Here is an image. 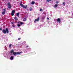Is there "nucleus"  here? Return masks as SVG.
I'll return each instance as SVG.
<instances>
[{"label":"nucleus","mask_w":73,"mask_h":73,"mask_svg":"<svg viewBox=\"0 0 73 73\" xmlns=\"http://www.w3.org/2000/svg\"><path fill=\"white\" fill-rule=\"evenodd\" d=\"M2 32L4 34H6V33H9V31L8 30V28H6L5 30L3 29V30H2Z\"/></svg>","instance_id":"obj_1"},{"label":"nucleus","mask_w":73,"mask_h":73,"mask_svg":"<svg viewBox=\"0 0 73 73\" xmlns=\"http://www.w3.org/2000/svg\"><path fill=\"white\" fill-rule=\"evenodd\" d=\"M20 5L22 7H23V8H24L25 9H26L27 7V5H26L25 6L24 5H23L22 4H21V3L20 4Z\"/></svg>","instance_id":"obj_2"},{"label":"nucleus","mask_w":73,"mask_h":73,"mask_svg":"<svg viewBox=\"0 0 73 73\" xmlns=\"http://www.w3.org/2000/svg\"><path fill=\"white\" fill-rule=\"evenodd\" d=\"M7 7H8V8L9 9H11V4L9 2L7 3Z\"/></svg>","instance_id":"obj_3"},{"label":"nucleus","mask_w":73,"mask_h":73,"mask_svg":"<svg viewBox=\"0 0 73 73\" xmlns=\"http://www.w3.org/2000/svg\"><path fill=\"white\" fill-rule=\"evenodd\" d=\"M39 19H40V17H38V18H37V19H35L34 21V22H37L38 21H39Z\"/></svg>","instance_id":"obj_4"},{"label":"nucleus","mask_w":73,"mask_h":73,"mask_svg":"<svg viewBox=\"0 0 73 73\" xmlns=\"http://www.w3.org/2000/svg\"><path fill=\"white\" fill-rule=\"evenodd\" d=\"M61 20L60 19V18H58L57 19V21H58V22L59 23H61Z\"/></svg>","instance_id":"obj_5"},{"label":"nucleus","mask_w":73,"mask_h":73,"mask_svg":"<svg viewBox=\"0 0 73 73\" xmlns=\"http://www.w3.org/2000/svg\"><path fill=\"white\" fill-rule=\"evenodd\" d=\"M4 11H3V12L2 13V14L4 15H5V9H4Z\"/></svg>","instance_id":"obj_6"},{"label":"nucleus","mask_w":73,"mask_h":73,"mask_svg":"<svg viewBox=\"0 0 73 73\" xmlns=\"http://www.w3.org/2000/svg\"><path fill=\"white\" fill-rule=\"evenodd\" d=\"M13 55L14 56H15L17 54V53L16 52H14L13 53Z\"/></svg>","instance_id":"obj_7"},{"label":"nucleus","mask_w":73,"mask_h":73,"mask_svg":"<svg viewBox=\"0 0 73 73\" xmlns=\"http://www.w3.org/2000/svg\"><path fill=\"white\" fill-rule=\"evenodd\" d=\"M18 23H20V24L21 25H22L23 24V23L21 22H18Z\"/></svg>","instance_id":"obj_8"},{"label":"nucleus","mask_w":73,"mask_h":73,"mask_svg":"<svg viewBox=\"0 0 73 73\" xmlns=\"http://www.w3.org/2000/svg\"><path fill=\"white\" fill-rule=\"evenodd\" d=\"M13 56H11V57H10L11 60H13Z\"/></svg>","instance_id":"obj_9"},{"label":"nucleus","mask_w":73,"mask_h":73,"mask_svg":"<svg viewBox=\"0 0 73 73\" xmlns=\"http://www.w3.org/2000/svg\"><path fill=\"white\" fill-rule=\"evenodd\" d=\"M19 13H16V15H17V17H19Z\"/></svg>","instance_id":"obj_10"},{"label":"nucleus","mask_w":73,"mask_h":73,"mask_svg":"<svg viewBox=\"0 0 73 73\" xmlns=\"http://www.w3.org/2000/svg\"><path fill=\"white\" fill-rule=\"evenodd\" d=\"M35 4V2L33 1L32 2H31V4L32 5H33L34 4Z\"/></svg>","instance_id":"obj_11"},{"label":"nucleus","mask_w":73,"mask_h":73,"mask_svg":"<svg viewBox=\"0 0 73 73\" xmlns=\"http://www.w3.org/2000/svg\"><path fill=\"white\" fill-rule=\"evenodd\" d=\"M15 10H12V12H11V13H15Z\"/></svg>","instance_id":"obj_12"},{"label":"nucleus","mask_w":73,"mask_h":73,"mask_svg":"<svg viewBox=\"0 0 73 73\" xmlns=\"http://www.w3.org/2000/svg\"><path fill=\"white\" fill-rule=\"evenodd\" d=\"M14 20H18V19H17V18L16 17H15L14 18Z\"/></svg>","instance_id":"obj_13"},{"label":"nucleus","mask_w":73,"mask_h":73,"mask_svg":"<svg viewBox=\"0 0 73 73\" xmlns=\"http://www.w3.org/2000/svg\"><path fill=\"white\" fill-rule=\"evenodd\" d=\"M14 51L13 50V49L12 50H11V53H12Z\"/></svg>","instance_id":"obj_14"},{"label":"nucleus","mask_w":73,"mask_h":73,"mask_svg":"<svg viewBox=\"0 0 73 73\" xmlns=\"http://www.w3.org/2000/svg\"><path fill=\"white\" fill-rule=\"evenodd\" d=\"M17 54H20V52H16Z\"/></svg>","instance_id":"obj_15"},{"label":"nucleus","mask_w":73,"mask_h":73,"mask_svg":"<svg viewBox=\"0 0 73 73\" xmlns=\"http://www.w3.org/2000/svg\"><path fill=\"white\" fill-rule=\"evenodd\" d=\"M29 10H30V11H32V8L30 7V8Z\"/></svg>","instance_id":"obj_16"},{"label":"nucleus","mask_w":73,"mask_h":73,"mask_svg":"<svg viewBox=\"0 0 73 73\" xmlns=\"http://www.w3.org/2000/svg\"><path fill=\"white\" fill-rule=\"evenodd\" d=\"M51 0H46V1L48 2H49V1H51Z\"/></svg>","instance_id":"obj_17"},{"label":"nucleus","mask_w":73,"mask_h":73,"mask_svg":"<svg viewBox=\"0 0 73 73\" xmlns=\"http://www.w3.org/2000/svg\"><path fill=\"white\" fill-rule=\"evenodd\" d=\"M11 15L12 16L14 15V13H11Z\"/></svg>","instance_id":"obj_18"},{"label":"nucleus","mask_w":73,"mask_h":73,"mask_svg":"<svg viewBox=\"0 0 73 73\" xmlns=\"http://www.w3.org/2000/svg\"><path fill=\"white\" fill-rule=\"evenodd\" d=\"M58 5H54V7H57Z\"/></svg>","instance_id":"obj_19"},{"label":"nucleus","mask_w":73,"mask_h":73,"mask_svg":"<svg viewBox=\"0 0 73 73\" xmlns=\"http://www.w3.org/2000/svg\"><path fill=\"white\" fill-rule=\"evenodd\" d=\"M42 11H43V10H42V9H40V11H41V12H42Z\"/></svg>","instance_id":"obj_20"},{"label":"nucleus","mask_w":73,"mask_h":73,"mask_svg":"<svg viewBox=\"0 0 73 73\" xmlns=\"http://www.w3.org/2000/svg\"><path fill=\"white\" fill-rule=\"evenodd\" d=\"M21 26V25H19V24H18V25H17V26H18V27H20V26Z\"/></svg>","instance_id":"obj_21"},{"label":"nucleus","mask_w":73,"mask_h":73,"mask_svg":"<svg viewBox=\"0 0 73 73\" xmlns=\"http://www.w3.org/2000/svg\"><path fill=\"white\" fill-rule=\"evenodd\" d=\"M11 44H9V48H11Z\"/></svg>","instance_id":"obj_22"},{"label":"nucleus","mask_w":73,"mask_h":73,"mask_svg":"<svg viewBox=\"0 0 73 73\" xmlns=\"http://www.w3.org/2000/svg\"><path fill=\"white\" fill-rule=\"evenodd\" d=\"M12 27H15V25H12Z\"/></svg>","instance_id":"obj_23"},{"label":"nucleus","mask_w":73,"mask_h":73,"mask_svg":"<svg viewBox=\"0 0 73 73\" xmlns=\"http://www.w3.org/2000/svg\"><path fill=\"white\" fill-rule=\"evenodd\" d=\"M21 39V38H18V40H20Z\"/></svg>","instance_id":"obj_24"},{"label":"nucleus","mask_w":73,"mask_h":73,"mask_svg":"<svg viewBox=\"0 0 73 73\" xmlns=\"http://www.w3.org/2000/svg\"><path fill=\"white\" fill-rule=\"evenodd\" d=\"M29 47V46H27V45L26 46V48H28V47Z\"/></svg>","instance_id":"obj_25"},{"label":"nucleus","mask_w":73,"mask_h":73,"mask_svg":"<svg viewBox=\"0 0 73 73\" xmlns=\"http://www.w3.org/2000/svg\"><path fill=\"white\" fill-rule=\"evenodd\" d=\"M65 3V2L63 3V4L64 5Z\"/></svg>","instance_id":"obj_26"},{"label":"nucleus","mask_w":73,"mask_h":73,"mask_svg":"<svg viewBox=\"0 0 73 73\" xmlns=\"http://www.w3.org/2000/svg\"><path fill=\"white\" fill-rule=\"evenodd\" d=\"M11 24H13V22H11Z\"/></svg>","instance_id":"obj_27"},{"label":"nucleus","mask_w":73,"mask_h":73,"mask_svg":"<svg viewBox=\"0 0 73 73\" xmlns=\"http://www.w3.org/2000/svg\"><path fill=\"white\" fill-rule=\"evenodd\" d=\"M22 53V51H21V52H20V53Z\"/></svg>","instance_id":"obj_28"},{"label":"nucleus","mask_w":73,"mask_h":73,"mask_svg":"<svg viewBox=\"0 0 73 73\" xmlns=\"http://www.w3.org/2000/svg\"><path fill=\"white\" fill-rule=\"evenodd\" d=\"M0 30L1 31H2V29L0 28Z\"/></svg>","instance_id":"obj_29"},{"label":"nucleus","mask_w":73,"mask_h":73,"mask_svg":"<svg viewBox=\"0 0 73 73\" xmlns=\"http://www.w3.org/2000/svg\"><path fill=\"white\" fill-rule=\"evenodd\" d=\"M47 19L48 20L49 19V18H47Z\"/></svg>","instance_id":"obj_30"}]
</instances>
